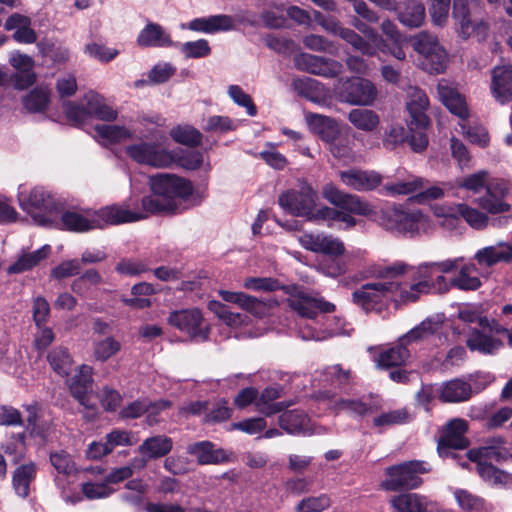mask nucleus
Segmentation results:
<instances>
[{
	"instance_id": "774afa93",
	"label": "nucleus",
	"mask_w": 512,
	"mask_h": 512,
	"mask_svg": "<svg viewBox=\"0 0 512 512\" xmlns=\"http://www.w3.org/2000/svg\"><path fill=\"white\" fill-rule=\"evenodd\" d=\"M331 500L328 495L310 496L302 499L295 507L296 512H322L329 508Z\"/></svg>"
},
{
	"instance_id": "37998d69",
	"label": "nucleus",
	"mask_w": 512,
	"mask_h": 512,
	"mask_svg": "<svg viewBox=\"0 0 512 512\" xmlns=\"http://www.w3.org/2000/svg\"><path fill=\"white\" fill-rule=\"evenodd\" d=\"M50 251L51 247L46 244L36 251L22 252V254L17 258V260L7 268V273L20 274L25 271L33 269L42 260L48 257Z\"/></svg>"
},
{
	"instance_id": "7c9ffc66",
	"label": "nucleus",
	"mask_w": 512,
	"mask_h": 512,
	"mask_svg": "<svg viewBox=\"0 0 512 512\" xmlns=\"http://www.w3.org/2000/svg\"><path fill=\"white\" fill-rule=\"evenodd\" d=\"M92 382V367L82 365L71 379L70 391L81 405L93 410L94 406L89 403L87 397L88 392L92 389Z\"/></svg>"
},
{
	"instance_id": "20e7f679",
	"label": "nucleus",
	"mask_w": 512,
	"mask_h": 512,
	"mask_svg": "<svg viewBox=\"0 0 512 512\" xmlns=\"http://www.w3.org/2000/svg\"><path fill=\"white\" fill-rule=\"evenodd\" d=\"M381 225L388 231L411 238L429 235L435 230L430 216L421 209L395 205L383 212Z\"/></svg>"
},
{
	"instance_id": "ea45409f",
	"label": "nucleus",
	"mask_w": 512,
	"mask_h": 512,
	"mask_svg": "<svg viewBox=\"0 0 512 512\" xmlns=\"http://www.w3.org/2000/svg\"><path fill=\"white\" fill-rule=\"evenodd\" d=\"M173 448V441L165 435H156L145 439L138 447L140 455H146L151 460L159 459L167 454Z\"/></svg>"
},
{
	"instance_id": "6e6d98bb",
	"label": "nucleus",
	"mask_w": 512,
	"mask_h": 512,
	"mask_svg": "<svg viewBox=\"0 0 512 512\" xmlns=\"http://www.w3.org/2000/svg\"><path fill=\"white\" fill-rule=\"evenodd\" d=\"M208 308L220 320L230 327H240L245 325L248 321V316L242 313H234L229 308L219 301H210Z\"/></svg>"
},
{
	"instance_id": "cd10ccee",
	"label": "nucleus",
	"mask_w": 512,
	"mask_h": 512,
	"mask_svg": "<svg viewBox=\"0 0 512 512\" xmlns=\"http://www.w3.org/2000/svg\"><path fill=\"white\" fill-rule=\"evenodd\" d=\"M186 28L191 31L213 34L219 31L233 30L235 28V22L231 16L219 14L195 18L186 25Z\"/></svg>"
},
{
	"instance_id": "b1692460",
	"label": "nucleus",
	"mask_w": 512,
	"mask_h": 512,
	"mask_svg": "<svg viewBox=\"0 0 512 512\" xmlns=\"http://www.w3.org/2000/svg\"><path fill=\"white\" fill-rule=\"evenodd\" d=\"M490 92L501 105L512 102V65L496 66L491 71Z\"/></svg>"
},
{
	"instance_id": "5701e85b",
	"label": "nucleus",
	"mask_w": 512,
	"mask_h": 512,
	"mask_svg": "<svg viewBox=\"0 0 512 512\" xmlns=\"http://www.w3.org/2000/svg\"><path fill=\"white\" fill-rule=\"evenodd\" d=\"M296 65L301 70L328 78L336 77L342 72L340 62L307 53L296 58Z\"/></svg>"
},
{
	"instance_id": "a18cd8bd",
	"label": "nucleus",
	"mask_w": 512,
	"mask_h": 512,
	"mask_svg": "<svg viewBox=\"0 0 512 512\" xmlns=\"http://www.w3.org/2000/svg\"><path fill=\"white\" fill-rule=\"evenodd\" d=\"M282 388L279 386L267 387L260 395H257L256 409L259 413L271 416L282 411L285 405L282 402H275L281 396Z\"/></svg>"
},
{
	"instance_id": "9b49d317",
	"label": "nucleus",
	"mask_w": 512,
	"mask_h": 512,
	"mask_svg": "<svg viewBox=\"0 0 512 512\" xmlns=\"http://www.w3.org/2000/svg\"><path fill=\"white\" fill-rule=\"evenodd\" d=\"M396 285L390 279L379 278L378 281L362 285L352 293L353 302L365 311L381 310L394 296Z\"/></svg>"
},
{
	"instance_id": "09e8293b",
	"label": "nucleus",
	"mask_w": 512,
	"mask_h": 512,
	"mask_svg": "<svg viewBox=\"0 0 512 512\" xmlns=\"http://www.w3.org/2000/svg\"><path fill=\"white\" fill-rule=\"evenodd\" d=\"M425 180L416 175H408L393 183H387L383 190L389 196L410 195L424 188Z\"/></svg>"
},
{
	"instance_id": "052dcab7",
	"label": "nucleus",
	"mask_w": 512,
	"mask_h": 512,
	"mask_svg": "<svg viewBox=\"0 0 512 512\" xmlns=\"http://www.w3.org/2000/svg\"><path fill=\"white\" fill-rule=\"evenodd\" d=\"M488 172L479 170L475 173L459 178L455 181L457 188H462L473 193H479L482 189L487 190Z\"/></svg>"
},
{
	"instance_id": "338daca9",
	"label": "nucleus",
	"mask_w": 512,
	"mask_h": 512,
	"mask_svg": "<svg viewBox=\"0 0 512 512\" xmlns=\"http://www.w3.org/2000/svg\"><path fill=\"white\" fill-rule=\"evenodd\" d=\"M180 51L188 59L204 58L211 54V47L206 39L188 41L180 45Z\"/></svg>"
},
{
	"instance_id": "c9c22d12",
	"label": "nucleus",
	"mask_w": 512,
	"mask_h": 512,
	"mask_svg": "<svg viewBox=\"0 0 512 512\" xmlns=\"http://www.w3.org/2000/svg\"><path fill=\"white\" fill-rule=\"evenodd\" d=\"M96 139L104 146L124 143L134 138V132L125 126L101 124L95 128Z\"/></svg>"
},
{
	"instance_id": "dca6fc26",
	"label": "nucleus",
	"mask_w": 512,
	"mask_h": 512,
	"mask_svg": "<svg viewBox=\"0 0 512 512\" xmlns=\"http://www.w3.org/2000/svg\"><path fill=\"white\" fill-rule=\"evenodd\" d=\"M169 323L196 341L208 339L209 328L203 324V316L199 309L174 311L169 315Z\"/></svg>"
},
{
	"instance_id": "9d476101",
	"label": "nucleus",
	"mask_w": 512,
	"mask_h": 512,
	"mask_svg": "<svg viewBox=\"0 0 512 512\" xmlns=\"http://www.w3.org/2000/svg\"><path fill=\"white\" fill-rule=\"evenodd\" d=\"M412 42L414 50L421 56L419 66L423 70L431 74L445 70L447 53L435 35L422 31L413 37Z\"/></svg>"
},
{
	"instance_id": "2f4dec72",
	"label": "nucleus",
	"mask_w": 512,
	"mask_h": 512,
	"mask_svg": "<svg viewBox=\"0 0 512 512\" xmlns=\"http://www.w3.org/2000/svg\"><path fill=\"white\" fill-rule=\"evenodd\" d=\"M140 47H170L174 43L170 34L159 24L149 22L138 34Z\"/></svg>"
},
{
	"instance_id": "4468645a",
	"label": "nucleus",
	"mask_w": 512,
	"mask_h": 512,
	"mask_svg": "<svg viewBox=\"0 0 512 512\" xmlns=\"http://www.w3.org/2000/svg\"><path fill=\"white\" fill-rule=\"evenodd\" d=\"M150 213L141 205L130 198L122 204H113L97 211V217L100 220V228L105 225H119L123 223L137 222L146 219Z\"/></svg>"
},
{
	"instance_id": "c03bdc74",
	"label": "nucleus",
	"mask_w": 512,
	"mask_h": 512,
	"mask_svg": "<svg viewBox=\"0 0 512 512\" xmlns=\"http://www.w3.org/2000/svg\"><path fill=\"white\" fill-rule=\"evenodd\" d=\"M170 402L167 400H159L157 402H151L148 399H139L124 407L121 410V416L123 418H138L142 416L144 413H149V415H153L158 413L159 411L165 410L170 407Z\"/></svg>"
},
{
	"instance_id": "bb28decb",
	"label": "nucleus",
	"mask_w": 512,
	"mask_h": 512,
	"mask_svg": "<svg viewBox=\"0 0 512 512\" xmlns=\"http://www.w3.org/2000/svg\"><path fill=\"white\" fill-rule=\"evenodd\" d=\"M9 62L16 70L14 78L18 89L28 88L35 82L34 60L30 56L15 51L11 53Z\"/></svg>"
},
{
	"instance_id": "a878e982",
	"label": "nucleus",
	"mask_w": 512,
	"mask_h": 512,
	"mask_svg": "<svg viewBox=\"0 0 512 512\" xmlns=\"http://www.w3.org/2000/svg\"><path fill=\"white\" fill-rule=\"evenodd\" d=\"M61 225L64 229L74 232H86L100 228V220L97 211L85 210L66 211L61 216Z\"/></svg>"
},
{
	"instance_id": "e2e57ef3",
	"label": "nucleus",
	"mask_w": 512,
	"mask_h": 512,
	"mask_svg": "<svg viewBox=\"0 0 512 512\" xmlns=\"http://www.w3.org/2000/svg\"><path fill=\"white\" fill-rule=\"evenodd\" d=\"M49 99V90L36 88L24 97L23 104L30 112H41L47 107Z\"/></svg>"
},
{
	"instance_id": "6e6552de",
	"label": "nucleus",
	"mask_w": 512,
	"mask_h": 512,
	"mask_svg": "<svg viewBox=\"0 0 512 512\" xmlns=\"http://www.w3.org/2000/svg\"><path fill=\"white\" fill-rule=\"evenodd\" d=\"M503 332H507V328L498 321L483 318L480 320V327L472 328L468 332L466 345L471 351L494 355L504 347Z\"/></svg>"
},
{
	"instance_id": "864d4df0",
	"label": "nucleus",
	"mask_w": 512,
	"mask_h": 512,
	"mask_svg": "<svg viewBox=\"0 0 512 512\" xmlns=\"http://www.w3.org/2000/svg\"><path fill=\"white\" fill-rule=\"evenodd\" d=\"M440 326V322L433 321L431 319H426L422 321L418 326L411 329L408 333L400 337V343L405 344L407 346L414 342L427 339L428 337L436 333L439 330Z\"/></svg>"
},
{
	"instance_id": "3c124183",
	"label": "nucleus",
	"mask_w": 512,
	"mask_h": 512,
	"mask_svg": "<svg viewBox=\"0 0 512 512\" xmlns=\"http://www.w3.org/2000/svg\"><path fill=\"white\" fill-rule=\"evenodd\" d=\"M348 120L355 128L365 132H372L380 124L379 115L369 109L356 108L351 110L348 114Z\"/></svg>"
},
{
	"instance_id": "4d7b16f0",
	"label": "nucleus",
	"mask_w": 512,
	"mask_h": 512,
	"mask_svg": "<svg viewBox=\"0 0 512 512\" xmlns=\"http://www.w3.org/2000/svg\"><path fill=\"white\" fill-rule=\"evenodd\" d=\"M411 420V416L406 408H400L384 412L373 419V425L380 429H385L393 425L405 424Z\"/></svg>"
},
{
	"instance_id": "bf43d9fd",
	"label": "nucleus",
	"mask_w": 512,
	"mask_h": 512,
	"mask_svg": "<svg viewBox=\"0 0 512 512\" xmlns=\"http://www.w3.org/2000/svg\"><path fill=\"white\" fill-rule=\"evenodd\" d=\"M120 349V342L112 336L94 341L93 343V355L96 360L101 362H105L116 355Z\"/></svg>"
},
{
	"instance_id": "8fccbe9b",
	"label": "nucleus",
	"mask_w": 512,
	"mask_h": 512,
	"mask_svg": "<svg viewBox=\"0 0 512 512\" xmlns=\"http://www.w3.org/2000/svg\"><path fill=\"white\" fill-rule=\"evenodd\" d=\"M36 476V465L32 462L16 468L12 477V484L16 494L22 498L29 495L30 484Z\"/></svg>"
},
{
	"instance_id": "603ef678",
	"label": "nucleus",
	"mask_w": 512,
	"mask_h": 512,
	"mask_svg": "<svg viewBox=\"0 0 512 512\" xmlns=\"http://www.w3.org/2000/svg\"><path fill=\"white\" fill-rule=\"evenodd\" d=\"M172 167L177 166L186 170H197L204 163L203 153L197 150L172 148Z\"/></svg>"
},
{
	"instance_id": "5fc2aeb1",
	"label": "nucleus",
	"mask_w": 512,
	"mask_h": 512,
	"mask_svg": "<svg viewBox=\"0 0 512 512\" xmlns=\"http://www.w3.org/2000/svg\"><path fill=\"white\" fill-rule=\"evenodd\" d=\"M454 498L458 506L467 512H488V506L484 499L472 494L465 489H455Z\"/></svg>"
},
{
	"instance_id": "ddd939ff",
	"label": "nucleus",
	"mask_w": 512,
	"mask_h": 512,
	"mask_svg": "<svg viewBox=\"0 0 512 512\" xmlns=\"http://www.w3.org/2000/svg\"><path fill=\"white\" fill-rule=\"evenodd\" d=\"M388 266L389 265L377 268L374 272L375 276L377 278H383L379 273ZM384 279H390V283L397 286L393 293V298L390 299V301H393L396 304H408L415 302L419 299L421 294L428 293L430 289L428 279L420 278L419 274L384 277Z\"/></svg>"
},
{
	"instance_id": "e433bc0d",
	"label": "nucleus",
	"mask_w": 512,
	"mask_h": 512,
	"mask_svg": "<svg viewBox=\"0 0 512 512\" xmlns=\"http://www.w3.org/2000/svg\"><path fill=\"white\" fill-rule=\"evenodd\" d=\"M391 505L399 512H431L432 502L417 493H403L392 497Z\"/></svg>"
},
{
	"instance_id": "4be33fe9",
	"label": "nucleus",
	"mask_w": 512,
	"mask_h": 512,
	"mask_svg": "<svg viewBox=\"0 0 512 512\" xmlns=\"http://www.w3.org/2000/svg\"><path fill=\"white\" fill-rule=\"evenodd\" d=\"M428 106L429 100L423 90L415 86L408 87L406 108L410 115L408 126L411 130L413 125L421 128L429 126L430 120L426 114Z\"/></svg>"
},
{
	"instance_id": "4c0bfd02",
	"label": "nucleus",
	"mask_w": 512,
	"mask_h": 512,
	"mask_svg": "<svg viewBox=\"0 0 512 512\" xmlns=\"http://www.w3.org/2000/svg\"><path fill=\"white\" fill-rule=\"evenodd\" d=\"M307 122L310 130L319 135L326 142H333L340 134L338 123L327 116L320 114H311L307 116Z\"/></svg>"
},
{
	"instance_id": "39448f33",
	"label": "nucleus",
	"mask_w": 512,
	"mask_h": 512,
	"mask_svg": "<svg viewBox=\"0 0 512 512\" xmlns=\"http://www.w3.org/2000/svg\"><path fill=\"white\" fill-rule=\"evenodd\" d=\"M153 139L141 140L128 145L126 154L136 163L155 169L172 167V148L167 135L162 131H154Z\"/></svg>"
},
{
	"instance_id": "aec40b11",
	"label": "nucleus",
	"mask_w": 512,
	"mask_h": 512,
	"mask_svg": "<svg viewBox=\"0 0 512 512\" xmlns=\"http://www.w3.org/2000/svg\"><path fill=\"white\" fill-rule=\"evenodd\" d=\"M473 260V263L481 272V276L488 277L495 265L512 261V246L503 241L495 245L485 246L476 251Z\"/></svg>"
},
{
	"instance_id": "13d9d810",
	"label": "nucleus",
	"mask_w": 512,
	"mask_h": 512,
	"mask_svg": "<svg viewBox=\"0 0 512 512\" xmlns=\"http://www.w3.org/2000/svg\"><path fill=\"white\" fill-rule=\"evenodd\" d=\"M170 136L176 143L191 147L200 145L202 141V134L189 125H179L172 128Z\"/></svg>"
},
{
	"instance_id": "0e129e2a",
	"label": "nucleus",
	"mask_w": 512,
	"mask_h": 512,
	"mask_svg": "<svg viewBox=\"0 0 512 512\" xmlns=\"http://www.w3.org/2000/svg\"><path fill=\"white\" fill-rule=\"evenodd\" d=\"M457 212L474 229H484L488 225L489 219L487 215L467 204H458Z\"/></svg>"
},
{
	"instance_id": "0eeeda50",
	"label": "nucleus",
	"mask_w": 512,
	"mask_h": 512,
	"mask_svg": "<svg viewBox=\"0 0 512 512\" xmlns=\"http://www.w3.org/2000/svg\"><path fill=\"white\" fill-rule=\"evenodd\" d=\"M18 201L22 210L31 214L36 223L51 226L58 203L53 194L44 187H34L29 192L23 186L18 190Z\"/></svg>"
},
{
	"instance_id": "49530a36",
	"label": "nucleus",
	"mask_w": 512,
	"mask_h": 512,
	"mask_svg": "<svg viewBox=\"0 0 512 512\" xmlns=\"http://www.w3.org/2000/svg\"><path fill=\"white\" fill-rule=\"evenodd\" d=\"M409 358L410 351L405 344L400 343L399 339L396 346L383 350L378 354L376 363L379 368L388 369L404 365Z\"/></svg>"
},
{
	"instance_id": "c756f323",
	"label": "nucleus",
	"mask_w": 512,
	"mask_h": 512,
	"mask_svg": "<svg viewBox=\"0 0 512 512\" xmlns=\"http://www.w3.org/2000/svg\"><path fill=\"white\" fill-rule=\"evenodd\" d=\"M219 294L224 301L237 304L240 308L256 317L261 318L268 312V306L264 301L243 292L221 290Z\"/></svg>"
},
{
	"instance_id": "c85d7f7f",
	"label": "nucleus",
	"mask_w": 512,
	"mask_h": 512,
	"mask_svg": "<svg viewBox=\"0 0 512 512\" xmlns=\"http://www.w3.org/2000/svg\"><path fill=\"white\" fill-rule=\"evenodd\" d=\"M471 396V384L463 379L455 378L438 385V398L444 403L464 402Z\"/></svg>"
},
{
	"instance_id": "f03ea898",
	"label": "nucleus",
	"mask_w": 512,
	"mask_h": 512,
	"mask_svg": "<svg viewBox=\"0 0 512 512\" xmlns=\"http://www.w3.org/2000/svg\"><path fill=\"white\" fill-rule=\"evenodd\" d=\"M151 194L143 197V207L151 214L175 213L178 202L199 205L202 198L194 191L190 180L170 173L149 177Z\"/></svg>"
},
{
	"instance_id": "f704fd0d",
	"label": "nucleus",
	"mask_w": 512,
	"mask_h": 512,
	"mask_svg": "<svg viewBox=\"0 0 512 512\" xmlns=\"http://www.w3.org/2000/svg\"><path fill=\"white\" fill-rule=\"evenodd\" d=\"M396 10L398 20L406 27L418 28L425 20V7L420 0H404Z\"/></svg>"
},
{
	"instance_id": "473e14b6",
	"label": "nucleus",
	"mask_w": 512,
	"mask_h": 512,
	"mask_svg": "<svg viewBox=\"0 0 512 512\" xmlns=\"http://www.w3.org/2000/svg\"><path fill=\"white\" fill-rule=\"evenodd\" d=\"M437 92L441 102L447 109L460 119L468 117V109L462 96L447 82L441 81L437 85Z\"/></svg>"
},
{
	"instance_id": "393cba45",
	"label": "nucleus",
	"mask_w": 512,
	"mask_h": 512,
	"mask_svg": "<svg viewBox=\"0 0 512 512\" xmlns=\"http://www.w3.org/2000/svg\"><path fill=\"white\" fill-rule=\"evenodd\" d=\"M341 182L359 192L371 191L382 183V176L373 170L348 169L339 172Z\"/></svg>"
},
{
	"instance_id": "f8f14e48",
	"label": "nucleus",
	"mask_w": 512,
	"mask_h": 512,
	"mask_svg": "<svg viewBox=\"0 0 512 512\" xmlns=\"http://www.w3.org/2000/svg\"><path fill=\"white\" fill-rule=\"evenodd\" d=\"M318 199L317 192L307 182H301L297 189H291L279 196V205L292 215L312 220Z\"/></svg>"
},
{
	"instance_id": "2eb2a0df",
	"label": "nucleus",
	"mask_w": 512,
	"mask_h": 512,
	"mask_svg": "<svg viewBox=\"0 0 512 512\" xmlns=\"http://www.w3.org/2000/svg\"><path fill=\"white\" fill-rule=\"evenodd\" d=\"M464 261L463 257H457L453 259H446L441 262H429L413 267L403 262H396L391 264L387 268L381 270L379 273L383 277H397L399 275H415L419 274L420 278L430 279L432 278L434 271H440L442 273H449L457 269L460 264Z\"/></svg>"
},
{
	"instance_id": "680f3d73",
	"label": "nucleus",
	"mask_w": 512,
	"mask_h": 512,
	"mask_svg": "<svg viewBox=\"0 0 512 512\" xmlns=\"http://www.w3.org/2000/svg\"><path fill=\"white\" fill-rule=\"evenodd\" d=\"M48 361L52 369L62 376H67L70 372L72 360L65 348L58 347L48 354Z\"/></svg>"
},
{
	"instance_id": "69168bd1",
	"label": "nucleus",
	"mask_w": 512,
	"mask_h": 512,
	"mask_svg": "<svg viewBox=\"0 0 512 512\" xmlns=\"http://www.w3.org/2000/svg\"><path fill=\"white\" fill-rule=\"evenodd\" d=\"M478 205L491 214L504 213L510 210V205L501 197L496 196L487 188L486 194L477 200Z\"/></svg>"
},
{
	"instance_id": "a19ab883",
	"label": "nucleus",
	"mask_w": 512,
	"mask_h": 512,
	"mask_svg": "<svg viewBox=\"0 0 512 512\" xmlns=\"http://www.w3.org/2000/svg\"><path fill=\"white\" fill-rule=\"evenodd\" d=\"M481 272L473 262L461 265L458 274L451 279V285L463 291H474L481 287Z\"/></svg>"
},
{
	"instance_id": "72a5a7b5",
	"label": "nucleus",
	"mask_w": 512,
	"mask_h": 512,
	"mask_svg": "<svg viewBox=\"0 0 512 512\" xmlns=\"http://www.w3.org/2000/svg\"><path fill=\"white\" fill-rule=\"evenodd\" d=\"M279 424L282 429L290 434L310 435L315 433L311 426L309 417L300 410H291L279 417Z\"/></svg>"
},
{
	"instance_id": "de8ad7c7",
	"label": "nucleus",
	"mask_w": 512,
	"mask_h": 512,
	"mask_svg": "<svg viewBox=\"0 0 512 512\" xmlns=\"http://www.w3.org/2000/svg\"><path fill=\"white\" fill-rule=\"evenodd\" d=\"M87 100L88 111L90 117H95L102 121H115L118 117V112L105 99L94 92H89L85 95Z\"/></svg>"
},
{
	"instance_id": "f3484780",
	"label": "nucleus",
	"mask_w": 512,
	"mask_h": 512,
	"mask_svg": "<svg viewBox=\"0 0 512 512\" xmlns=\"http://www.w3.org/2000/svg\"><path fill=\"white\" fill-rule=\"evenodd\" d=\"M467 422L463 419H453L447 423L438 441V453L441 457L457 458V450L467 448L469 442L465 437Z\"/></svg>"
},
{
	"instance_id": "1a4fd4ad",
	"label": "nucleus",
	"mask_w": 512,
	"mask_h": 512,
	"mask_svg": "<svg viewBox=\"0 0 512 512\" xmlns=\"http://www.w3.org/2000/svg\"><path fill=\"white\" fill-rule=\"evenodd\" d=\"M429 471V465L419 460L393 465L385 469V479L381 482V487L386 491L415 489L422 484L421 475Z\"/></svg>"
},
{
	"instance_id": "7ed1b4c3",
	"label": "nucleus",
	"mask_w": 512,
	"mask_h": 512,
	"mask_svg": "<svg viewBox=\"0 0 512 512\" xmlns=\"http://www.w3.org/2000/svg\"><path fill=\"white\" fill-rule=\"evenodd\" d=\"M504 445L505 440L502 437H492L486 441L484 446L471 449L466 453L468 459L476 464L479 476L493 486L512 484V475L492 464L512 457Z\"/></svg>"
},
{
	"instance_id": "79ce46f5",
	"label": "nucleus",
	"mask_w": 512,
	"mask_h": 512,
	"mask_svg": "<svg viewBox=\"0 0 512 512\" xmlns=\"http://www.w3.org/2000/svg\"><path fill=\"white\" fill-rule=\"evenodd\" d=\"M341 38L350 44L355 50L363 55L374 56L379 50H383L384 40L374 41L372 37L363 38L352 29H346L341 32Z\"/></svg>"
},
{
	"instance_id": "58836bf2",
	"label": "nucleus",
	"mask_w": 512,
	"mask_h": 512,
	"mask_svg": "<svg viewBox=\"0 0 512 512\" xmlns=\"http://www.w3.org/2000/svg\"><path fill=\"white\" fill-rule=\"evenodd\" d=\"M187 452L197 458L199 464H218L227 460L224 450L214 449V445L209 441H201L191 444Z\"/></svg>"
},
{
	"instance_id": "412c9836",
	"label": "nucleus",
	"mask_w": 512,
	"mask_h": 512,
	"mask_svg": "<svg viewBox=\"0 0 512 512\" xmlns=\"http://www.w3.org/2000/svg\"><path fill=\"white\" fill-rule=\"evenodd\" d=\"M50 462L59 474L55 478L56 485L61 489V497L67 503L75 504L81 500V496L72 493L65 487L64 480L60 475L70 476L76 472V464L70 454L66 451H57L50 454Z\"/></svg>"
},
{
	"instance_id": "f257e3e1",
	"label": "nucleus",
	"mask_w": 512,
	"mask_h": 512,
	"mask_svg": "<svg viewBox=\"0 0 512 512\" xmlns=\"http://www.w3.org/2000/svg\"><path fill=\"white\" fill-rule=\"evenodd\" d=\"M290 309L302 318L325 320L327 324L319 327L309 324L300 325L298 334L303 340L322 341L333 335L342 334L343 320L339 317L329 318L327 313L334 312L335 305L323 297L301 289H295L287 298Z\"/></svg>"
},
{
	"instance_id": "423d86ee",
	"label": "nucleus",
	"mask_w": 512,
	"mask_h": 512,
	"mask_svg": "<svg viewBox=\"0 0 512 512\" xmlns=\"http://www.w3.org/2000/svg\"><path fill=\"white\" fill-rule=\"evenodd\" d=\"M323 197L333 206L339 208L337 226L335 228L348 230L357 224L352 214L368 216L372 212L371 205L355 194L346 193L332 183L322 188Z\"/></svg>"
},
{
	"instance_id": "6ab92c4d",
	"label": "nucleus",
	"mask_w": 512,
	"mask_h": 512,
	"mask_svg": "<svg viewBox=\"0 0 512 512\" xmlns=\"http://www.w3.org/2000/svg\"><path fill=\"white\" fill-rule=\"evenodd\" d=\"M342 101L353 105L369 106L377 96L375 85L364 78H351L342 82L339 87Z\"/></svg>"
},
{
	"instance_id": "a211bd4d",
	"label": "nucleus",
	"mask_w": 512,
	"mask_h": 512,
	"mask_svg": "<svg viewBox=\"0 0 512 512\" xmlns=\"http://www.w3.org/2000/svg\"><path fill=\"white\" fill-rule=\"evenodd\" d=\"M453 17L456 21L458 34L463 39L473 37L480 42L487 38L489 31L487 23L483 20L472 19L463 0H454Z\"/></svg>"
}]
</instances>
